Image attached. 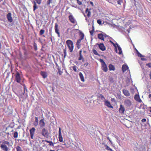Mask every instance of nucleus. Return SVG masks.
Instances as JSON below:
<instances>
[{"label": "nucleus", "instance_id": "obj_36", "mask_svg": "<svg viewBox=\"0 0 151 151\" xmlns=\"http://www.w3.org/2000/svg\"><path fill=\"white\" fill-rule=\"evenodd\" d=\"M137 55L138 57H140L141 58L142 57H144V56L142 55L138 52H137Z\"/></svg>", "mask_w": 151, "mask_h": 151}, {"label": "nucleus", "instance_id": "obj_34", "mask_svg": "<svg viewBox=\"0 0 151 151\" xmlns=\"http://www.w3.org/2000/svg\"><path fill=\"white\" fill-rule=\"evenodd\" d=\"M33 46L34 49L35 50H37V45L36 43L34 42L33 44Z\"/></svg>", "mask_w": 151, "mask_h": 151}, {"label": "nucleus", "instance_id": "obj_62", "mask_svg": "<svg viewBox=\"0 0 151 151\" xmlns=\"http://www.w3.org/2000/svg\"><path fill=\"white\" fill-rule=\"evenodd\" d=\"M115 99L114 98H111V101H114Z\"/></svg>", "mask_w": 151, "mask_h": 151}, {"label": "nucleus", "instance_id": "obj_14", "mask_svg": "<svg viewBox=\"0 0 151 151\" xmlns=\"http://www.w3.org/2000/svg\"><path fill=\"white\" fill-rule=\"evenodd\" d=\"M69 19L70 21L73 23H74L75 22V19L73 16L70 14L69 17Z\"/></svg>", "mask_w": 151, "mask_h": 151}, {"label": "nucleus", "instance_id": "obj_1", "mask_svg": "<svg viewBox=\"0 0 151 151\" xmlns=\"http://www.w3.org/2000/svg\"><path fill=\"white\" fill-rule=\"evenodd\" d=\"M0 143L1 148L4 151H8L9 147L12 145L9 142L5 140H2Z\"/></svg>", "mask_w": 151, "mask_h": 151}, {"label": "nucleus", "instance_id": "obj_40", "mask_svg": "<svg viewBox=\"0 0 151 151\" xmlns=\"http://www.w3.org/2000/svg\"><path fill=\"white\" fill-rule=\"evenodd\" d=\"M52 0H48V1L47 2V4L48 5H49L50 3H52Z\"/></svg>", "mask_w": 151, "mask_h": 151}, {"label": "nucleus", "instance_id": "obj_46", "mask_svg": "<svg viewBox=\"0 0 151 151\" xmlns=\"http://www.w3.org/2000/svg\"><path fill=\"white\" fill-rule=\"evenodd\" d=\"M93 31H94V29H93V30H91V31H90V33L91 34V35H93Z\"/></svg>", "mask_w": 151, "mask_h": 151}, {"label": "nucleus", "instance_id": "obj_55", "mask_svg": "<svg viewBox=\"0 0 151 151\" xmlns=\"http://www.w3.org/2000/svg\"><path fill=\"white\" fill-rule=\"evenodd\" d=\"M90 4L92 6H93V3L92 1H90Z\"/></svg>", "mask_w": 151, "mask_h": 151}, {"label": "nucleus", "instance_id": "obj_35", "mask_svg": "<svg viewBox=\"0 0 151 151\" xmlns=\"http://www.w3.org/2000/svg\"><path fill=\"white\" fill-rule=\"evenodd\" d=\"M93 53L96 55H99V54L96 51V50L93 49Z\"/></svg>", "mask_w": 151, "mask_h": 151}, {"label": "nucleus", "instance_id": "obj_45", "mask_svg": "<svg viewBox=\"0 0 151 151\" xmlns=\"http://www.w3.org/2000/svg\"><path fill=\"white\" fill-rule=\"evenodd\" d=\"M88 63L86 62V63H84L83 65H84V66H85V67H86L88 65Z\"/></svg>", "mask_w": 151, "mask_h": 151}, {"label": "nucleus", "instance_id": "obj_19", "mask_svg": "<svg viewBox=\"0 0 151 151\" xmlns=\"http://www.w3.org/2000/svg\"><path fill=\"white\" fill-rule=\"evenodd\" d=\"M91 10V9H88V8H86L85 11V12L86 13H87V16L88 17H90L91 15V12L90 10Z\"/></svg>", "mask_w": 151, "mask_h": 151}, {"label": "nucleus", "instance_id": "obj_44", "mask_svg": "<svg viewBox=\"0 0 151 151\" xmlns=\"http://www.w3.org/2000/svg\"><path fill=\"white\" fill-rule=\"evenodd\" d=\"M146 65L149 68H151V63H148L146 64Z\"/></svg>", "mask_w": 151, "mask_h": 151}, {"label": "nucleus", "instance_id": "obj_51", "mask_svg": "<svg viewBox=\"0 0 151 151\" xmlns=\"http://www.w3.org/2000/svg\"><path fill=\"white\" fill-rule=\"evenodd\" d=\"M146 121V119H143L141 120L142 122H145Z\"/></svg>", "mask_w": 151, "mask_h": 151}, {"label": "nucleus", "instance_id": "obj_23", "mask_svg": "<svg viewBox=\"0 0 151 151\" xmlns=\"http://www.w3.org/2000/svg\"><path fill=\"white\" fill-rule=\"evenodd\" d=\"M98 37L100 39L103 40H104L103 34L102 33L99 34L98 35Z\"/></svg>", "mask_w": 151, "mask_h": 151}, {"label": "nucleus", "instance_id": "obj_31", "mask_svg": "<svg viewBox=\"0 0 151 151\" xmlns=\"http://www.w3.org/2000/svg\"><path fill=\"white\" fill-rule=\"evenodd\" d=\"M45 32V31L44 29H41L40 32V35H42V34L44 33Z\"/></svg>", "mask_w": 151, "mask_h": 151}, {"label": "nucleus", "instance_id": "obj_2", "mask_svg": "<svg viewBox=\"0 0 151 151\" xmlns=\"http://www.w3.org/2000/svg\"><path fill=\"white\" fill-rule=\"evenodd\" d=\"M66 43L69 48L70 51L72 52L73 49V43L72 41L70 40H68L66 41Z\"/></svg>", "mask_w": 151, "mask_h": 151}, {"label": "nucleus", "instance_id": "obj_37", "mask_svg": "<svg viewBox=\"0 0 151 151\" xmlns=\"http://www.w3.org/2000/svg\"><path fill=\"white\" fill-rule=\"evenodd\" d=\"M105 147H106V149L108 150H110V149H111V148L110 147H109L107 145H105Z\"/></svg>", "mask_w": 151, "mask_h": 151}, {"label": "nucleus", "instance_id": "obj_49", "mask_svg": "<svg viewBox=\"0 0 151 151\" xmlns=\"http://www.w3.org/2000/svg\"><path fill=\"white\" fill-rule=\"evenodd\" d=\"M122 0H118L117 1L118 4H120L122 2Z\"/></svg>", "mask_w": 151, "mask_h": 151}, {"label": "nucleus", "instance_id": "obj_4", "mask_svg": "<svg viewBox=\"0 0 151 151\" xmlns=\"http://www.w3.org/2000/svg\"><path fill=\"white\" fill-rule=\"evenodd\" d=\"M36 129L34 127H32L30 130V133L31 138L32 139H34V136L35 134Z\"/></svg>", "mask_w": 151, "mask_h": 151}, {"label": "nucleus", "instance_id": "obj_50", "mask_svg": "<svg viewBox=\"0 0 151 151\" xmlns=\"http://www.w3.org/2000/svg\"><path fill=\"white\" fill-rule=\"evenodd\" d=\"M104 37H109V36L107 35L106 34H103Z\"/></svg>", "mask_w": 151, "mask_h": 151}, {"label": "nucleus", "instance_id": "obj_22", "mask_svg": "<svg viewBox=\"0 0 151 151\" xmlns=\"http://www.w3.org/2000/svg\"><path fill=\"white\" fill-rule=\"evenodd\" d=\"M128 67L126 65H123L122 66V70L123 72L126 71L128 69Z\"/></svg>", "mask_w": 151, "mask_h": 151}, {"label": "nucleus", "instance_id": "obj_13", "mask_svg": "<svg viewBox=\"0 0 151 151\" xmlns=\"http://www.w3.org/2000/svg\"><path fill=\"white\" fill-rule=\"evenodd\" d=\"M99 99L100 100L102 101H104V102L106 100L104 96L102 94L100 95L98 97Z\"/></svg>", "mask_w": 151, "mask_h": 151}, {"label": "nucleus", "instance_id": "obj_7", "mask_svg": "<svg viewBox=\"0 0 151 151\" xmlns=\"http://www.w3.org/2000/svg\"><path fill=\"white\" fill-rule=\"evenodd\" d=\"M102 69L105 72H106L107 71V67L105 63H102Z\"/></svg>", "mask_w": 151, "mask_h": 151}, {"label": "nucleus", "instance_id": "obj_8", "mask_svg": "<svg viewBox=\"0 0 151 151\" xmlns=\"http://www.w3.org/2000/svg\"><path fill=\"white\" fill-rule=\"evenodd\" d=\"M59 141L60 142H63V139L62 136V134L61 132V129L60 127L59 128Z\"/></svg>", "mask_w": 151, "mask_h": 151}, {"label": "nucleus", "instance_id": "obj_30", "mask_svg": "<svg viewBox=\"0 0 151 151\" xmlns=\"http://www.w3.org/2000/svg\"><path fill=\"white\" fill-rule=\"evenodd\" d=\"M18 133L17 132H15L13 136L14 138H17L18 137Z\"/></svg>", "mask_w": 151, "mask_h": 151}, {"label": "nucleus", "instance_id": "obj_60", "mask_svg": "<svg viewBox=\"0 0 151 151\" xmlns=\"http://www.w3.org/2000/svg\"><path fill=\"white\" fill-rule=\"evenodd\" d=\"M83 14H84V17H86V20H87V18H86V15L85 14H84V13H83Z\"/></svg>", "mask_w": 151, "mask_h": 151}, {"label": "nucleus", "instance_id": "obj_64", "mask_svg": "<svg viewBox=\"0 0 151 151\" xmlns=\"http://www.w3.org/2000/svg\"><path fill=\"white\" fill-rule=\"evenodd\" d=\"M115 138L117 139V140H118L119 139V138L118 137L116 136L115 137Z\"/></svg>", "mask_w": 151, "mask_h": 151}, {"label": "nucleus", "instance_id": "obj_24", "mask_svg": "<svg viewBox=\"0 0 151 151\" xmlns=\"http://www.w3.org/2000/svg\"><path fill=\"white\" fill-rule=\"evenodd\" d=\"M82 50H81L79 51V57L78 58V60H81L82 59H83V55H82Z\"/></svg>", "mask_w": 151, "mask_h": 151}, {"label": "nucleus", "instance_id": "obj_9", "mask_svg": "<svg viewBox=\"0 0 151 151\" xmlns=\"http://www.w3.org/2000/svg\"><path fill=\"white\" fill-rule=\"evenodd\" d=\"M100 50L103 51L106 50V47L103 43L97 44Z\"/></svg>", "mask_w": 151, "mask_h": 151}, {"label": "nucleus", "instance_id": "obj_20", "mask_svg": "<svg viewBox=\"0 0 151 151\" xmlns=\"http://www.w3.org/2000/svg\"><path fill=\"white\" fill-rule=\"evenodd\" d=\"M38 124V118L37 117H35V121L34 122L33 125L35 127L37 126Z\"/></svg>", "mask_w": 151, "mask_h": 151}, {"label": "nucleus", "instance_id": "obj_16", "mask_svg": "<svg viewBox=\"0 0 151 151\" xmlns=\"http://www.w3.org/2000/svg\"><path fill=\"white\" fill-rule=\"evenodd\" d=\"M134 99L139 102H141L142 101L141 99H140L139 95L136 94L134 97Z\"/></svg>", "mask_w": 151, "mask_h": 151}, {"label": "nucleus", "instance_id": "obj_27", "mask_svg": "<svg viewBox=\"0 0 151 151\" xmlns=\"http://www.w3.org/2000/svg\"><path fill=\"white\" fill-rule=\"evenodd\" d=\"M41 75L44 78H45L47 77V75L46 74V73L44 72H41Z\"/></svg>", "mask_w": 151, "mask_h": 151}, {"label": "nucleus", "instance_id": "obj_39", "mask_svg": "<svg viewBox=\"0 0 151 151\" xmlns=\"http://www.w3.org/2000/svg\"><path fill=\"white\" fill-rule=\"evenodd\" d=\"M37 3L39 4H40L41 3V0H35Z\"/></svg>", "mask_w": 151, "mask_h": 151}, {"label": "nucleus", "instance_id": "obj_43", "mask_svg": "<svg viewBox=\"0 0 151 151\" xmlns=\"http://www.w3.org/2000/svg\"><path fill=\"white\" fill-rule=\"evenodd\" d=\"M49 145L50 146H54V144L51 141V142L49 143Z\"/></svg>", "mask_w": 151, "mask_h": 151}, {"label": "nucleus", "instance_id": "obj_12", "mask_svg": "<svg viewBox=\"0 0 151 151\" xmlns=\"http://www.w3.org/2000/svg\"><path fill=\"white\" fill-rule=\"evenodd\" d=\"M39 125L41 127H44L45 125V123L44 122L43 119H41L40 121Z\"/></svg>", "mask_w": 151, "mask_h": 151}, {"label": "nucleus", "instance_id": "obj_58", "mask_svg": "<svg viewBox=\"0 0 151 151\" xmlns=\"http://www.w3.org/2000/svg\"><path fill=\"white\" fill-rule=\"evenodd\" d=\"M77 45V47L78 48V49H79L80 47V45Z\"/></svg>", "mask_w": 151, "mask_h": 151}, {"label": "nucleus", "instance_id": "obj_6", "mask_svg": "<svg viewBox=\"0 0 151 151\" xmlns=\"http://www.w3.org/2000/svg\"><path fill=\"white\" fill-rule=\"evenodd\" d=\"M58 25L57 23L55 24V32L58 35V37H60V35L59 32V30L58 29Z\"/></svg>", "mask_w": 151, "mask_h": 151}, {"label": "nucleus", "instance_id": "obj_17", "mask_svg": "<svg viewBox=\"0 0 151 151\" xmlns=\"http://www.w3.org/2000/svg\"><path fill=\"white\" fill-rule=\"evenodd\" d=\"M125 111V109L123 106L120 105V107L119 109V111L120 113L122 114H124Z\"/></svg>", "mask_w": 151, "mask_h": 151}, {"label": "nucleus", "instance_id": "obj_10", "mask_svg": "<svg viewBox=\"0 0 151 151\" xmlns=\"http://www.w3.org/2000/svg\"><path fill=\"white\" fill-rule=\"evenodd\" d=\"M105 105L107 106L109 108H113V106L111 105L110 102L107 100H106L104 102Z\"/></svg>", "mask_w": 151, "mask_h": 151}, {"label": "nucleus", "instance_id": "obj_56", "mask_svg": "<svg viewBox=\"0 0 151 151\" xmlns=\"http://www.w3.org/2000/svg\"><path fill=\"white\" fill-rule=\"evenodd\" d=\"M110 42L115 47V44L113 43L112 41H110Z\"/></svg>", "mask_w": 151, "mask_h": 151}, {"label": "nucleus", "instance_id": "obj_48", "mask_svg": "<svg viewBox=\"0 0 151 151\" xmlns=\"http://www.w3.org/2000/svg\"><path fill=\"white\" fill-rule=\"evenodd\" d=\"M24 92L25 93V91H27V89L26 88V87L25 86H24Z\"/></svg>", "mask_w": 151, "mask_h": 151}, {"label": "nucleus", "instance_id": "obj_15", "mask_svg": "<svg viewBox=\"0 0 151 151\" xmlns=\"http://www.w3.org/2000/svg\"><path fill=\"white\" fill-rule=\"evenodd\" d=\"M124 104L125 105L127 106H129L131 104L130 101L128 99L126 100L125 101Z\"/></svg>", "mask_w": 151, "mask_h": 151}, {"label": "nucleus", "instance_id": "obj_59", "mask_svg": "<svg viewBox=\"0 0 151 151\" xmlns=\"http://www.w3.org/2000/svg\"><path fill=\"white\" fill-rule=\"evenodd\" d=\"M117 142L119 144L120 140L119 139H118L117 140Z\"/></svg>", "mask_w": 151, "mask_h": 151}, {"label": "nucleus", "instance_id": "obj_38", "mask_svg": "<svg viewBox=\"0 0 151 151\" xmlns=\"http://www.w3.org/2000/svg\"><path fill=\"white\" fill-rule=\"evenodd\" d=\"M81 40L80 39H79L78 40L77 42L76 45H80V43L81 42Z\"/></svg>", "mask_w": 151, "mask_h": 151}, {"label": "nucleus", "instance_id": "obj_63", "mask_svg": "<svg viewBox=\"0 0 151 151\" xmlns=\"http://www.w3.org/2000/svg\"><path fill=\"white\" fill-rule=\"evenodd\" d=\"M148 97H149V98H151V93L150 94L149 96H148Z\"/></svg>", "mask_w": 151, "mask_h": 151}, {"label": "nucleus", "instance_id": "obj_21", "mask_svg": "<svg viewBox=\"0 0 151 151\" xmlns=\"http://www.w3.org/2000/svg\"><path fill=\"white\" fill-rule=\"evenodd\" d=\"M79 75L81 81L83 82H84L85 81V80L82 73L80 72L79 73Z\"/></svg>", "mask_w": 151, "mask_h": 151}, {"label": "nucleus", "instance_id": "obj_5", "mask_svg": "<svg viewBox=\"0 0 151 151\" xmlns=\"http://www.w3.org/2000/svg\"><path fill=\"white\" fill-rule=\"evenodd\" d=\"M9 22H12L13 21L12 18V14L10 13H9L6 16Z\"/></svg>", "mask_w": 151, "mask_h": 151}, {"label": "nucleus", "instance_id": "obj_42", "mask_svg": "<svg viewBox=\"0 0 151 151\" xmlns=\"http://www.w3.org/2000/svg\"><path fill=\"white\" fill-rule=\"evenodd\" d=\"M64 57L66 56V49L64 50Z\"/></svg>", "mask_w": 151, "mask_h": 151}, {"label": "nucleus", "instance_id": "obj_52", "mask_svg": "<svg viewBox=\"0 0 151 151\" xmlns=\"http://www.w3.org/2000/svg\"><path fill=\"white\" fill-rule=\"evenodd\" d=\"M100 61L102 63H105V62L104 61V60L102 59H100Z\"/></svg>", "mask_w": 151, "mask_h": 151}, {"label": "nucleus", "instance_id": "obj_54", "mask_svg": "<svg viewBox=\"0 0 151 151\" xmlns=\"http://www.w3.org/2000/svg\"><path fill=\"white\" fill-rule=\"evenodd\" d=\"M141 59L142 60H144V61H146L147 60V59L146 58H141Z\"/></svg>", "mask_w": 151, "mask_h": 151}, {"label": "nucleus", "instance_id": "obj_33", "mask_svg": "<svg viewBox=\"0 0 151 151\" xmlns=\"http://www.w3.org/2000/svg\"><path fill=\"white\" fill-rule=\"evenodd\" d=\"M72 68L73 69V70L75 72H77L78 70L77 69V68L76 66H74L72 67Z\"/></svg>", "mask_w": 151, "mask_h": 151}, {"label": "nucleus", "instance_id": "obj_47", "mask_svg": "<svg viewBox=\"0 0 151 151\" xmlns=\"http://www.w3.org/2000/svg\"><path fill=\"white\" fill-rule=\"evenodd\" d=\"M77 2V3L79 5H81L82 4V3L81 2L79 1V0Z\"/></svg>", "mask_w": 151, "mask_h": 151}, {"label": "nucleus", "instance_id": "obj_29", "mask_svg": "<svg viewBox=\"0 0 151 151\" xmlns=\"http://www.w3.org/2000/svg\"><path fill=\"white\" fill-rule=\"evenodd\" d=\"M17 151H23L21 149V148L19 146H17L16 147Z\"/></svg>", "mask_w": 151, "mask_h": 151}, {"label": "nucleus", "instance_id": "obj_32", "mask_svg": "<svg viewBox=\"0 0 151 151\" xmlns=\"http://www.w3.org/2000/svg\"><path fill=\"white\" fill-rule=\"evenodd\" d=\"M84 37V35L83 33H82L80 34V39L81 40H82L83 39Z\"/></svg>", "mask_w": 151, "mask_h": 151}, {"label": "nucleus", "instance_id": "obj_41", "mask_svg": "<svg viewBox=\"0 0 151 151\" xmlns=\"http://www.w3.org/2000/svg\"><path fill=\"white\" fill-rule=\"evenodd\" d=\"M97 23L99 24H101V21L100 19H98L97 20Z\"/></svg>", "mask_w": 151, "mask_h": 151}, {"label": "nucleus", "instance_id": "obj_25", "mask_svg": "<svg viewBox=\"0 0 151 151\" xmlns=\"http://www.w3.org/2000/svg\"><path fill=\"white\" fill-rule=\"evenodd\" d=\"M109 69L110 70H115L114 67L112 65L110 64L109 66Z\"/></svg>", "mask_w": 151, "mask_h": 151}, {"label": "nucleus", "instance_id": "obj_26", "mask_svg": "<svg viewBox=\"0 0 151 151\" xmlns=\"http://www.w3.org/2000/svg\"><path fill=\"white\" fill-rule=\"evenodd\" d=\"M116 45L117 46L118 50H119V54H121L122 53V49L121 48V47H120L119 46V45L117 43L116 44Z\"/></svg>", "mask_w": 151, "mask_h": 151}, {"label": "nucleus", "instance_id": "obj_53", "mask_svg": "<svg viewBox=\"0 0 151 151\" xmlns=\"http://www.w3.org/2000/svg\"><path fill=\"white\" fill-rule=\"evenodd\" d=\"M58 72H59V73L60 75L62 73V72H61V71H60V70H58Z\"/></svg>", "mask_w": 151, "mask_h": 151}, {"label": "nucleus", "instance_id": "obj_61", "mask_svg": "<svg viewBox=\"0 0 151 151\" xmlns=\"http://www.w3.org/2000/svg\"><path fill=\"white\" fill-rule=\"evenodd\" d=\"M45 142H47V143H50V142H51V141H48V140H45Z\"/></svg>", "mask_w": 151, "mask_h": 151}, {"label": "nucleus", "instance_id": "obj_57", "mask_svg": "<svg viewBox=\"0 0 151 151\" xmlns=\"http://www.w3.org/2000/svg\"><path fill=\"white\" fill-rule=\"evenodd\" d=\"M84 130H86V131H87L88 128L86 127H85V128H84Z\"/></svg>", "mask_w": 151, "mask_h": 151}, {"label": "nucleus", "instance_id": "obj_18", "mask_svg": "<svg viewBox=\"0 0 151 151\" xmlns=\"http://www.w3.org/2000/svg\"><path fill=\"white\" fill-rule=\"evenodd\" d=\"M123 92L124 94L127 96H129L130 95L129 91L126 89H123Z\"/></svg>", "mask_w": 151, "mask_h": 151}, {"label": "nucleus", "instance_id": "obj_28", "mask_svg": "<svg viewBox=\"0 0 151 151\" xmlns=\"http://www.w3.org/2000/svg\"><path fill=\"white\" fill-rule=\"evenodd\" d=\"M33 3L34 4L33 6V11H35L37 8V6L35 1H34Z\"/></svg>", "mask_w": 151, "mask_h": 151}, {"label": "nucleus", "instance_id": "obj_11", "mask_svg": "<svg viewBox=\"0 0 151 151\" xmlns=\"http://www.w3.org/2000/svg\"><path fill=\"white\" fill-rule=\"evenodd\" d=\"M16 79L18 83H20L21 78L20 76V74L18 72H17L16 75Z\"/></svg>", "mask_w": 151, "mask_h": 151}, {"label": "nucleus", "instance_id": "obj_3", "mask_svg": "<svg viewBox=\"0 0 151 151\" xmlns=\"http://www.w3.org/2000/svg\"><path fill=\"white\" fill-rule=\"evenodd\" d=\"M42 134L44 137L48 138L49 137V133L48 130L45 128L42 129Z\"/></svg>", "mask_w": 151, "mask_h": 151}]
</instances>
